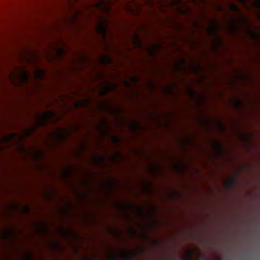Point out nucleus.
Listing matches in <instances>:
<instances>
[{"mask_svg":"<svg viewBox=\"0 0 260 260\" xmlns=\"http://www.w3.org/2000/svg\"><path fill=\"white\" fill-rule=\"evenodd\" d=\"M112 4L111 0H99L98 2L94 4V7L97 10L104 13L109 17L111 11L110 5Z\"/></svg>","mask_w":260,"mask_h":260,"instance_id":"f257e3e1","label":"nucleus"},{"mask_svg":"<svg viewBox=\"0 0 260 260\" xmlns=\"http://www.w3.org/2000/svg\"><path fill=\"white\" fill-rule=\"evenodd\" d=\"M102 19V22H100L96 27L95 31L103 38H105L107 36V29L109 24L106 18H103Z\"/></svg>","mask_w":260,"mask_h":260,"instance_id":"f03ea898","label":"nucleus"},{"mask_svg":"<svg viewBox=\"0 0 260 260\" xmlns=\"http://www.w3.org/2000/svg\"><path fill=\"white\" fill-rule=\"evenodd\" d=\"M54 113L52 111H48L44 113L42 118H37V124L39 126H43L47 124L48 120L53 115Z\"/></svg>","mask_w":260,"mask_h":260,"instance_id":"7ed1b4c3","label":"nucleus"},{"mask_svg":"<svg viewBox=\"0 0 260 260\" xmlns=\"http://www.w3.org/2000/svg\"><path fill=\"white\" fill-rule=\"evenodd\" d=\"M219 26L216 20H212L211 22L210 27L208 30V33L210 35L215 36L216 32L218 30Z\"/></svg>","mask_w":260,"mask_h":260,"instance_id":"20e7f679","label":"nucleus"},{"mask_svg":"<svg viewBox=\"0 0 260 260\" xmlns=\"http://www.w3.org/2000/svg\"><path fill=\"white\" fill-rule=\"evenodd\" d=\"M67 138V133L62 129H59L55 135V138L59 141H63Z\"/></svg>","mask_w":260,"mask_h":260,"instance_id":"39448f33","label":"nucleus"},{"mask_svg":"<svg viewBox=\"0 0 260 260\" xmlns=\"http://www.w3.org/2000/svg\"><path fill=\"white\" fill-rule=\"evenodd\" d=\"M133 42L136 47L141 48L142 47V43L140 40L139 35L136 34L133 37Z\"/></svg>","mask_w":260,"mask_h":260,"instance_id":"423d86ee","label":"nucleus"},{"mask_svg":"<svg viewBox=\"0 0 260 260\" xmlns=\"http://www.w3.org/2000/svg\"><path fill=\"white\" fill-rule=\"evenodd\" d=\"M29 73L25 71H22L21 75V81L22 83L23 84H26L29 80Z\"/></svg>","mask_w":260,"mask_h":260,"instance_id":"0eeeda50","label":"nucleus"},{"mask_svg":"<svg viewBox=\"0 0 260 260\" xmlns=\"http://www.w3.org/2000/svg\"><path fill=\"white\" fill-rule=\"evenodd\" d=\"M130 128L132 131L135 132L140 131L141 129V126L138 122L133 121L130 126Z\"/></svg>","mask_w":260,"mask_h":260,"instance_id":"6e6552de","label":"nucleus"},{"mask_svg":"<svg viewBox=\"0 0 260 260\" xmlns=\"http://www.w3.org/2000/svg\"><path fill=\"white\" fill-rule=\"evenodd\" d=\"M214 148L220 154H221L222 153L223 151V145L218 142H216L214 145Z\"/></svg>","mask_w":260,"mask_h":260,"instance_id":"1a4fd4ad","label":"nucleus"},{"mask_svg":"<svg viewBox=\"0 0 260 260\" xmlns=\"http://www.w3.org/2000/svg\"><path fill=\"white\" fill-rule=\"evenodd\" d=\"M102 63L105 65L110 64L111 62V59L109 55H103L101 57Z\"/></svg>","mask_w":260,"mask_h":260,"instance_id":"9d476101","label":"nucleus"},{"mask_svg":"<svg viewBox=\"0 0 260 260\" xmlns=\"http://www.w3.org/2000/svg\"><path fill=\"white\" fill-rule=\"evenodd\" d=\"M231 10L234 12L240 13V10L239 7L235 4H231L230 5Z\"/></svg>","mask_w":260,"mask_h":260,"instance_id":"9b49d317","label":"nucleus"},{"mask_svg":"<svg viewBox=\"0 0 260 260\" xmlns=\"http://www.w3.org/2000/svg\"><path fill=\"white\" fill-rule=\"evenodd\" d=\"M102 125L104 128L105 134H107L109 132L107 122L106 120H103L102 122Z\"/></svg>","mask_w":260,"mask_h":260,"instance_id":"f8f14e48","label":"nucleus"},{"mask_svg":"<svg viewBox=\"0 0 260 260\" xmlns=\"http://www.w3.org/2000/svg\"><path fill=\"white\" fill-rule=\"evenodd\" d=\"M44 71L43 70L39 69L37 71V73H36V77L37 78L41 79L44 76Z\"/></svg>","mask_w":260,"mask_h":260,"instance_id":"ddd939ff","label":"nucleus"},{"mask_svg":"<svg viewBox=\"0 0 260 260\" xmlns=\"http://www.w3.org/2000/svg\"><path fill=\"white\" fill-rule=\"evenodd\" d=\"M121 256L124 260H131L132 257V255L129 252L122 253Z\"/></svg>","mask_w":260,"mask_h":260,"instance_id":"4468645a","label":"nucleus"},{"mask_svg":"<svg viewBox=\"0 0 260 260\" xmlns=\"http://www.w3.org/2000/svg\"><path fill=\"white\" fill-rule=\"evenodd\" d=\"M111 140L112 142L115 144H118L120 142V138L116 136H111Z\"/></svg>","mask_w":260,"mask_h":260,"instance_id":"2eb2a0df","label":"nucleus"},{"mask_svg":"<svg viewBox=\"0 0 260 260\" xmlns=\"http://www.w3.org/2000/svg\"><path fill=\"white\" fill-rule=\"evenodd\" d=\"M158 47V45H154L152 47L149 49L150 53L152 55H154L156 53V49Z\"/></svg>","mask_w":260,"mask_h":260,"instance_id":"dca6fc26","label":"nucleus"},{"mask_svg":"<svg viewBox=\"0 0 260 260\" xmlns=\"http://www.w3.org/2000/svg\"><path fill=\"white\" fill-rule=\"evenodd\" d=\"M112 89V87L111 86H107L106 89L103 90L101 94L102 95H105L107 93V92Z\"/></svg>","mask_w":260,"mask_h":260,"instance_id":"f3484780","label":"nucleus"},{"mask_svg":"<svg viewBox=\"0 0 260 260\" xmlns=\"http://www.w3.org/2000/svg\"><path fill=\"white\" fill-rule=\"evenodd\" d=\"M236 179L235 178H231L228 181V184L230 187L234 186L236 184Z\"/></svg>","mask_w":260,"mask_h":260,"instance_id":"a211bd4d","label":"nucleus"},{"mask_svg":"<svg viewBox=\"0 0 260 260\" xmlns=\"http://www.w3.org/2000/svg\"><path fill=\"white\" fill-rule=\"evenodd\" d=\"M40 225L41 226L40 230V232L43 234L45 233L47 231L46 226L43 223H40Z\"/></svg>","mask_w":260,"mask_h":260,"instance_id":"6ab92c4d","label":"nucleus"},{"mask_svg":"<svg viewBox=\"0 0 260 260\" xmlns=\"http://www.w3.org/2000/svg\"><path fill=\"white\" fill-rule=\"evenodd\" d=\"M95 160L96 163H101L103 160V157L101 155H97L95 156Z\"/></svg>","mask_w":260,"mask_h":260,"instance_id":"aec40b11","label":"nucleus"},{"mask_svg":"<svg viewBox=\"0 0 260 260\" xmlns=\"http://www.w3.org/2000/svg\"><path fill=\"white\" fill-rule=\"evenodd\" d=\"M16 135L15 134H13L12 135L8 136V137H6L5 139H6L7 141H11L16 137Z\"/></svg>","mask_w":260,"mask_h":260,"instance_id":"412c9836","label":"nucleus"},{"mask_svg":"<svg viewBox=\"0 0 260 260\" xmlns=\"http://www.w3.org/2000/svg\"><path fill=\"white\" fill-rule=\"evenodd\" d=\"M248 32L249 33V34L253 38H257V35L255 34V33L252 30H248Z\"/></svg>","mask_w":260,"mask_h":260,"instance_id":"4be33fe9","label":"nucleus"},{"mask_svg":"<svg viewBox=\"0 0 260 260\" xmlns=\"http://www.w3.org/2000/svg\"><path fill=\"white\" fill-rule=\"evenodd\" d=\"M35 130L34 127H31L30 128H28L26 131V135H30Z\"/></svg>","mask_w":260,"mask_h":260,"instance_id":"5701e85b","label":"nucleus"},{"mask_svg":"<svg viewBox=\"0 0 260 260\" xmlns=\"http://www.w3.org/2000/svg\"><path fill=\"white\" fill-rule=\"evenodd\" d=\"M254 6L258 9L260 10V1H256L254 2Z\"/></svg>","mask_w":260,"mask_h":260,"instance_id":"b1692460","label":"nucleus"},{"mask_svg":"<svg viewBox=\"0 0 260 260\" xmlns=\"http://www.w3.org/2000/svg\"><path fill=\"white\" fill-rule=\"evenodd\" d=\"M25 260H33L32 256L30 254H28L25 256Z\"/></svg>","mask_w":260,"mask_h":260,"instance_id":"393cba45","label":"nucleus"},{"mask_svg":"<svg viewBox=\"0 0 260 260\" xmlns=\"http://www.w3.org/2000/svg\"><path fill=\"white\" fill-rule=\"evenodd\" d=\"M110 260H117V255L116 253H113L111 256H110Z\"/></svg>","mask_w":260,"mask_h":260,"instance_id":"a878e982","label":"nucleus"},{"mask_svg":"<svg viewBox=\"0 0 260 260\" xmlns=\"http://www.w3.org/2000/svg\"><path fill=\"white\" fill-rule=\"evenodd\" d=\"M185 63V60L183 58L181 59L180 60V64L178 65V68H180V67L183 66L184 65Z\"/></svg>","mask_w":260,"mask_h":260,"instance_id":"bb28decb","label":"nucleus"},{"mask_svg":"<svg viewBox=\"0 0 260 260\" xmlns=\"http://www.w3.org/2000/svg\"><path fill=\"white\" fill-rule=\"evenodd\" d=\"M232 30L233 33L236 34L238 32V28L236 26H234L232 27Z\"/></svg>","mask_w":260,"mask_h":260,"instance_id":"cd10ccee","label":"nucleus"},{"mask_svg":"<svg viewBox=\"0 0 260 260\" xmlns=\"http://www.w3.org/2000/svg\"><path fill=\"white\" fill-rule=\"evenodd\" d=\"M193 252H194L193 250H190L187 254V258H189L191 256V255L193 254Z\"/></svg>","mask_w":260,"mask_h":260,"instance_id":"c85d7f7f","label":"nucleus"},{"mask_svg":"<svg viewBox=\"0 0 260 260\" xmlns=\"http://www.w3.org/2000/svg\"><path fill=\"white\" fill-rule=\"evenodd\" d=\"M24 212L25 213H28L29 212V210H30V209H29V207L27 206H25L24 207Z\"/></svg>","mask_w":260,"mask_h":260,"instance_id":"c756f323","label":"nucleus"},{"mask_svg":"<svg viewBox=\"0 0 260 260\" xmlns=\"http://www.w3.org/2000/svg\"><path fill=\"white\" fill-rule=\"evenodd\" d=\"M51 246L52 247L55 248V247H58L59 246V243L58 242H56L53 243Z\"/></svg>","mask_w":260,"mask_h":260,"instance_id":"7c9ffc66","label":"nucleus"},{"mask_svg":"<svg viewBox=\"0 0 260 260\" xmlns=\"http://www.w3.org/2000/svg\"><path fill=\"white\" fill-rule=\"evenodd\" d=\"M189 93L191 96H194V92L192 88H190L189 90Z\"/></svg>","mask_w":260,"mask_h":260,"instance_id":"2f4dec72","label":"nucleus"},{"mask_svg":"<svg viewBox=\"0 0 260 260\" xmlns=\"http://www.w3.org/2000/svg\"><path fill=\"white\" fill-rule=\"evenodd\" d=\"M42 155V152L41 151H38L37 152V157L38 158H40Z\"/></svg>","mask_w":260,"mask_h":260,"instance_id":"473e14b6","label":"nucleus"},{"mask_svg":"<svg viewBox=\"0 0 260 260\" xmlns=\"http://www.w3.org/2000/svg\"><path fill=\"white\" fill-rule=\"evenodd\" d=\"M133 80L135 82H137L139 81V79L137 77H133Z\"/></svg>","mask_w":260,"mask_h":260,"instance_id":"72a5a7b5","label":"nucleus"},{"mask_svg":"<svg viewBox=\"0 0 260 260\" xmlns=\"http://www.w3.org/2000/svg\"><path fill=\"white\" fill-rule=\"evenodd\" d=\"M243 20H244V22H245V23H247V22H248V19H247V18H243Z\"/></svg>","mask_w":260,"mask_h":260,"instance_id":"f704fd0d","label":"nucleus"},{"mask_svg":"<svg viewBox=\"0 0 260 260\" xmlns=\"http://www.w3.org/2000/svg\"><path fill=\"white\" fill-rule=\"evenodd\" d=\"M138 210L139 213H140L141 214H143L142 210H141V209L138 208Z\"/></svg>","mask_w":260,"mask_h":260,"instance_id":"c9c22d12","label":"nucleus"},{"mask_svg":"<svg viewBox=\"0 0 260 260\" xmlns=\"http://www.w3.org/2000/svg\"><path fill=\"white\" fill-rule=\"evenodd\" d=\"M240 2L245 4V0H238Z\"/></svg>","mask_w":260,"mask_h":260,"instance_id":"e433bc0d","label":"nucleus"},{"mask_svg":"<svg viewBox=\"0 0 260 260\" xmlns=\"http://www.w3.org/2000/svg\"><path fill=\"white\" fill-rule=\"evenodd\" d=\"M61 232H62L63 234L67 235V233H66V232L64 231V230H63V229H61Z\"/></svg>","mask_w":260,"mask_h":260,"instance_id":"4c0bfd02","label":"nucleus"},{"mask_svg":"<svg viewBox=\"0 0 260 260\" xmlns=\"http://www.w3.org/2000/svg\"><path fill=\"white\" fill-rule=\"evenodd\" d=\"M117 156L118 158H119L120 157V154L119 152L117 153Z\"/></svg>","mask_w":260,"mask_h":260,"instance_id":"58836bf2","label":"nucleus"},{"mask_svg":"<svg viewBox=\"0 0 260 260\" xmlns=\"http://www.w3.org/2000/svg\"><path fill=\"white\" fill-rule=\"evenodd\" d=\"M197 70L200 69V66L199 65H197Z\"/></svg>","mask_w":260,"mask_h":260,"instance_id":"ea45409f","label":"nucleus"},{"mask_svg":"<svg viewBox=\"0 0 260 260\" xmlns=\"http://www.w3.org/2000/svg\"><path fill=\"white\" fill-rule=\"evenodd\" d=\"M182 164H179V165H178V167H179V168L182 167Z\"/></svg>","mask_w":260,"mask_h":260,"instance_id":"a19ab883","label":"nucleus"},{"mask_svg":"<svg viewBox=\"0 0 260 260\" xmlns=\"http://www.w3.org/2000/svg\"><path fill=\"white\" fill-rule=\"evenodd\" d=\"M113 85L114 86V88H116L117 87V85L116 84H114Z\"/></svg>","mask_w":260,"mask_h":260,"instance_id":"79ce46f5","label":"nucleus"},{"mask_svg":"<svg viewBox=\"0 0 260 260\" xmlns=\"http://www.w3.org/2000/svg\"><path fill=\"white\" fill-rule=\"evenodd\" d=\"M219 125H220V128H222V124H219Z\"/></svg>","mask_w":260,"mask_h":260,"instance_id":"37998d69","label":"nucleus"},{"mask_svg":"<svg viewBox=\"0 0 260 260\" xmlns=\"http://www.w3.org/2000/svg\"><path fill=\"white\" fill-rule=\"evenodd\" d=\"M218 260H225V259H224L223 258H219Z\"/></svg>","mask_w":260,"mask_h":260,"instance_id":"c03bdc74","label":"nucleus"},{"mask_svg":"<svg viewBox=\"0 0 260 260\" xmlns=\"http://www.w3.org/2000/svg\"><path fill=\"white\" fill-rule=\"evenodd\" d=\"M129 207H130V205H129L127 206V208H129Z\"/></svg>","mask_w":260,"mask_h":260,"instance_id":"a18cd8bd","label":"nucleus"},{"mask_svg":"<svg viewBox=\"0 0 260 260\" xmlns=\"http://www.w3.org/2000/svg\"><path fill=\"white\" fill-rule=\"evenodd\" d=\"M126 83H127V84H129V83H128V82L127 81H126Z\"/></svg>","mask_w":260,"mask_h":260,"instance_id":"49530a36","label":"nucleus"}]
</instances>
